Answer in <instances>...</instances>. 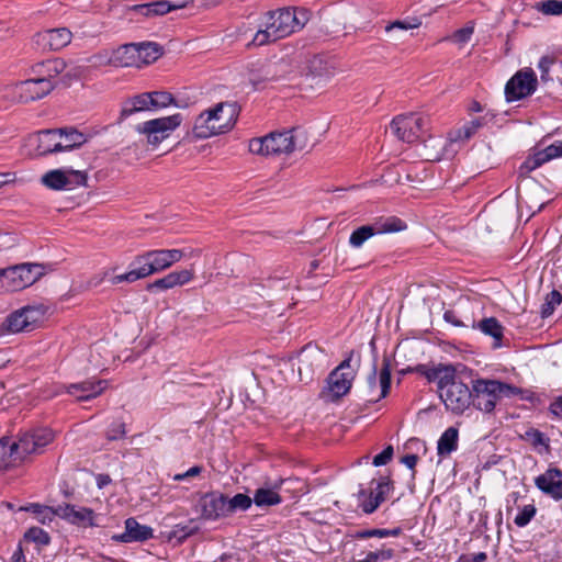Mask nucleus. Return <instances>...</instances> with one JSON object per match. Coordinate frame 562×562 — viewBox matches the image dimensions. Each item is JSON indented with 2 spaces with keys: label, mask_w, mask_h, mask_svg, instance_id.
Segmentation results:
<instances>
[{
  "label": "nucleus",
  "mask_w": 562,
  "mask_h": 562,
  "mask_svg": "<svg viewBox=\"0 0 562 562\" xmlns=\"http://www.w3.org/2000/svg\"><path fill=\"white\" fill-rule=\"evenodd\" d=\"M310 20L305 9L282 8L269 11L263 15L262 23L256 32L252 44L267 45L301 31Z\"/></svg>",
  "instance_id": "obj_1"
},
{
  "label": "nucleus",
  "mask_w": 562,
  "mask_h": 562,
  "mask_svg": "<svg viewBox=\"0 0 562 562\" xmlns=\"http://www.w3.org/2000/svg\"><path fill=\"white\" fill-rule=\"evenodd\" d=\"M182 257L183 250L181 249L148 250L134 258L132 265H137L136 268L121 274L112 276L109 281L112 285L122 282L134 283L137 280L145 279L170 268L173 263L180 261Z\"/></svg>",
  "instance_id": "obj_2"
},
{
  "label": "nucleus",
  "mask_w": 562,
  "mask_h": 562,
  "mask_svg": "<svg viewBox=\"0 0 562 562\" xmlns=\"http://www.w3.org/2000/svg\"><path fill=\"white\" fill-rule=\"evenodd\" d=\"M308 146L306 133L301 128H293L288 132L270 133L263 137L249 140L251 154L269 156L291 154L295 150H304Z\"/></svg>",
  "instance_id": "obj_3"
},
{
  "label": "nucleus",
  "mask_w": 562,
  "mask_h": 562,
  "mask_svg": "<svg viewBox=\"0 0 562 562\" xmlns=\"http://www.w3.org/2000/svg\"><path fill=\"white\" fill-rule=\"evenodd\" d=\"M238 114L236 102H221L195 119L193 133L201 139L224 133L234 126Z\"/></svg>",
  "instance_id": "obj_4"
},
{
  "label": "nucleus",
  "mask_w": 562,
  "mask_h": 562,
  "mask_svg": "<svg viewBox=\"0 0 562 562\" xmlns=\"http://www.w3.org/2000/svg\"><path fill=\"white\" fill-rule=\"evenodd\" d=\"M522 390L498 380L477 379L473 382V406L484 413L494 411L502 397L520 395Z\"/></svg>",
  "instance_id": "obj_5"
},
{
  "label": "nucleus",
  "mask_w": 562,
  "mask_h": 562,
  "mask_svg": "<svg viewBox=\"0 0 562 562\" xmlns=\"http://www.w3.org/2000/svg\"><path fill=\"white\" fill-rule=\"evenodd\" d=\"M46 273L42 263L24 262L0 269V292H15L35 283Z\"/></svg>",
  "instance_id": "obj_6"
},
{
  "label": "nucleus",
  "mask_w": 562,
  "mask_h": 562,
  "mask_svg": "<svg viewBox=\"0 0 562 562\" xmlns=\"http://www.w3.org/2000/svg\"><path fill=\"white\" fill-rule=\"evenodd\" d=\"M46 313L43 305H26L9 314L0 325L2 334H16L24 330H32L37 323L42 322Z\"/></svg>",
  "instance_id": "obj_7"
},
{
  "label": "nucleus",
  "mask_w": 562,
  "mask_h": 562,
  "mask_svg": "<svg viewBox=\"0 0 562 562\" xmlns=\"http://www.w3.org/2000/svg\"><path fill=\"white\" fill-rule=\"evenodd\" d=\"M439 396L448 411L459 415L472 404L473 389L458 380L454 373L447 385L440 390Z\"/></svg>",
  "instance_id": "obj_8"
},
{
  "label": "nucleus",
  "mask_w": 562,
  "mask_h": 562,
  "mask_svg": "<svg viewBox=\"0 0 562 562\" xmlns=\"http://www.w3.org/2000/svg\"><path fill=\"white\" fill-rule=\"evenodd\" d=\"M429 125L428 117L415 113L402 114L394 117L390 128L401 140L414 143L423 138Z\"/></svg>",
  "instance_id": "obj_9"
},
{
  "label": "nucleus",
  "mask_w": 562,
  "mask_h": 562,
  "mask_svg": "<svg viewBox=\"0 0 562 562\" xmlns=\"http://www.w3.org/2000/svg\"><path fill=\"white\" fill-rule=\"evenodd\" d=\"M54 438V431L48 428H40L24 432L19 437L18 441H13L15 460L22 462L31 454L42 453L44 448L48 446Z\"/></svg>",
  "instance_id": "obj_10"
},
{
  "label": "nucleus",
  "mask_w": 562,
  "mask_h": 562,
  "mask_svg": "<svg viewBox=\"0 0 562 562\" xmlns=\"http://www.w3.org/2000/svg\"><path fill=\"white\" fill-rule=\"evenodd\" d=\"M54 83L49 79H27L5 88V97L14 101L31 102L44 98L53 89Z\"/></svg>",
  "instance_id": "obj_11"
},
{
  "label": "nucleus",
  "mask_w": 562,
  "mask_h": 562,
  "mask_svg": "<svg viewBox=\"0 0 562 562\" xmlns=\"http://www.w3.org/2000/svg\"><path fill=\"white\" fill-rule=\"evenodd\" d=\"M181 121L182 117L180 114H173L138 124L136 131L146 135L148 144L157 146L181 124Z\"/></svg>",
  "instance_id": "obj_12"
},
{
  "label": "nucleus",
  "mask_w": 562,
  "mask_h": 562,
  "mask_svg": "<svg viewBox=\"0 0 562 562\" xmlns=\"http://www.w3.org/2000/svg\"><path fill=\"white\" fill-rule=\"evenodd\" d=\"M87 173L74 169H54L42 176V183L53 190H70L78 186H86Z\"/></svg>",
  "instance_id": "obj_13"
},
{
  "label": "nucleus",
  "mask_w": 562,
  "mask_h": 562,
  "mask_svg": "<svg viewBox=\"0 0 562 562\" xmlns=\"http://www.w3.org/2000/svg\"><path fill=\"white\" fill-rule=\"evenodd\" d=\"M537 88V77L533 70H519L505 86V95L508 102L531 95Z\"/></svg>",
  "instance_id": "obj_14"
},
{
  "label": "nucleus",
  "mask_w": 562,
  "mask_h": 562,
  "mask_svg": "<svg viewBox=\"0 0 562 562\" xmlns=\"http://www.w3.org/2000/svg\"><path fill=\"white\" fill-rule=\"evenodd\" d=\"M196 509L205 520L226 518V495L221 492L205 493L199 498Z\"/></svg>",
  "instance_id": "obj_15"
},
{
  "label": "nucleus",
  "mask_w": 562,
  "mask_h": 562,
  "mask_svg": "<svg viewBox=\"0 0 562 562\" xmlns=\"http://www.w3.org/2000/svg\"><path fill=\"white\" fill-rule=\"evenodd\" d=\"M285 482H293V483L301 484L302 486L299 488L300 492L306 493V491L304 488V483L301 482L300 480H297V479H295V480L280 479L271 485L266 484L265 486L257 488L254 493V496L251 497L252 504H255L257 507H260V508L279 505L282 502V497L279 494V490H280L281 485Z\"/></svg>",
  "instance_id": "obj_16"
},
{
  "label": "nucleus",
  "mask_w": 562,
  "mask_h": 562,
  "mask_svg": "<svg viewBox=\"0 0 562 562\" xmlns=\"http://www.w3.org/2000/svg\"><path fill=\"white\" fill-rule=\"evenodd\" d=\"M326 361V355L317 345L307 344L297 353V370L302 376L305 373L312 375L315 370L321 369Z\"/></svg>",
  "instance_id": "obj_17"
},
{
  "label": "nucleus",
  "mask_w": 562,
  "mask_h": 562,
  "mask_svg": "<svg viewBox=\"0 0 562 562\" xmlns=\"http://www.w3.org/2000/svg\"><path fill=\"white\" fill-rule=\"evenodd\" d=\"M392 481L389 476H383L376 482L375 491L369 493L361 488L358 492L360 507L366 514H372L385 499V495L391 491Z\"/></svg>",
  "instance_id": "obj_18"
},
{
  "label": "nucleus",
  "mask_w": 562,
  "mask_h": 562,
  "mask_svg": "<svg viewBox=\"0 0 562 562\" xmlns=\"http://www.w3.org/2000/svg\"><path fill=\"white\" fill-rule=\"evenodd\" d=\"M71 37L67 27H58L36 33L34 42L43 50H59L71 42Z\"/></svg>",
  "instance_id": "obj_19"
},
{
  "label": "nucleus",
  "mask_w": 562,
  "mask_h": 562,
  "mask_svg": "<svg viewBox=\"0 0 562 562\" xmlns=\"http://www.w3.org/2000/svg\"><path fill=\"white\" fill-rule=\"evenodd\" d=\"M535 485L554 501L562 499V471L560 469L549 468L535 479Z\"/></svg>",
  "instance_id": "obj_20"
},
{
  "label": "nucleus",
  "mask_w": 562,
  "mask_h": 562,
  "mask_svg": "<svg viewBox=\"0 0 562 562\" xmlns=\"http://www.w3.org/2000/svg\"><path fill=\"white\" fill-rule=\"evenodd\" d=\"M378 369H376V359L374 358L373 367L371 373L368 375V387L370 393H374L378 389ZM379 386L380 392L376 397H372V400L378 401L385 397L390 392L391 386V363L390 360L384 357L382 368L379 372Z\"/></svg>",
  "instance_id": "obj_21"
},
{
  "label": "nucleus",
  "mask_w": 562,
  "mask_h": 562,
  "mask_svg": "<svg viewBox=\"0 0 562 562\" xmlns=\"http://www.w3.org/2000/svg\"><path fill=\"white\" fill-rule=\"evenodd\" d=\"M54 514L67 521L80 527L94 526V512L91 508L78 507L71 504L59 505L54 509Z\"/></svg>",
  "instance_id": "obj_22"
},
{
  "label": "nucleus",
  "mask_w": 562,
  "mask_h": 562,
  "mask_svg": "<svg viewBox=\"0 0 562 562\" xmlns=\"http://www.w3.org/2000/svg\"><path fill=\"white\" fill-rule=\"evenodd\" d=\"M106 387V380H86L70 384L66 391L68 394L75 395L78 401H89L99 396Z\"/></svg>",
  "instance_id": "obj_23"
},
{
  "label": "nucleus",
  "mask_w": 562,
  "mask_h": 562,
  "mask_svg": "<svg viewBox=\"0 0 562 562\" xmlns=\"http://www.w3.org/2000/svg\"><path fill=\"white\" fill-rule=\"evenodd\" d=\"M454 370L456 369L451 364H438L432 368L419 364L415 368V371L424 375L428 382H437L439 392L447 385L449 379L452 378Z\"/></svg>",
  "instance_id": "obj_24"
},
{
  "label": "nucleus",
  "mask_w": 562,
  "mask_h": 562,
  "mask_svg": "<svg viewBox=\"0 0 562 562\" xmlns=\"http://www.w3.org/2000/svg\"><path fill=\"white\" fill-rule=\"evenodd\" d=\"M153 537V529L148 526L139 525L135 518L125 520V531L114 536L113 539L120 542L145 541Z\"/></svg>",
  "instance_id": "obj_25"
},
{
  "label": "nucleus",
  "mask_w": 562,
  "mask_h": 562,
  "mask_svg": "<svg viewBox=\"0 0 562 562\" xmlns=\"http://www.w3.org/2000/svg\"><path fill=\"white\" fill-rule=\"evenodd\" d=\"M112 66L139 67V54L136 44H125L112 50Z\"/></svg>",
  "instance_id": "obj_26"
},
{
  "label": "nucleus",
  "mask_w": 562,
  "mask_h": 562,
  "mask_svg": "<svg viewBox=\"0 0 562 562\" xmlns=\"http://www.w3.org/2000/svg\"><path fill=\"white\" fill-rule=\"evenodd\" d=\"M351 381L352 375L350 373L334 370L327 379L328 391L335 398H339L349 392Z\"/></svg>",
  "instance_id": "obj_27"
},
{
  "label": "nucleus",
  "mask_w": 562,
  "mask_h": 562,
  "mask_svg": "<svg viewBox=\"0 0 562 562\" xmlns=\"http://www.w3.org/2000/svg\"><path fill=\"white\" fill-rule=\"evenodd\" d=\"M66 61L61 58L47 59L33 67V72L40 79H49L50 81L66 69Z\"/></svg>",
  "instance_id": "obj_28"
},
{
  "label": "nucleus",
  "mask_w": 562,
  "mask_h": 562,
  "mask_svg": "<svg viewBox=\"0 0 562 562\" xmlns=\"http://www.w3.org/2000/svg\"><path fill=\"white\" fill-rule=\"evenodd\" d=\"M154 108L150 92L140 93L126 101L121 110V119L127 117L134 113L146 111Z\"/></svg>",
  "instance_id": "obj_29"
},
{
  "label": "nucleus",
  "mask_w": 562,
  "mask_h": 562,
  "mask_svg": "<svg viewBox=\"0 0 562 562\" xmlns=\"http://www.w3.org/2000/svg\"><path fill=\"white\" fill-rule=\"evenodd\" d=\"M60 133L58 130H47L40 134V143L37 146L38 154L42 156L59 153L61 150V140L59 139Z\"/></svg>",
  "instance_id": "obj_30"
},
{
  "label": "nucleus",
  "mask_w": 562,
  "mask_h": 562,
  "mask_svg": "<svg viewBox=\"0 0 562 562\" xmlns=\"http://www.w3.org/2000/svg\"><path fill=\"white\" fill-rule=\"evenodd\" d=\"M184 4H175L167 0L155 1L145 4H137L133 7V10L138 11L145 16L164 15L172 10L181 9Z\"/></svg>",
  "instance_id": "obj_31"
},
{
  "label": "nucleus",
  "mask_w": 562,
  "mask_h": 562,
  "mask_svg": "<svg viewBox=\"0 0 562 562\" xmlns=\"http://www.w3.org/2000/svg\"><path fill=\"white\" fill-rule=\"evenodd\" d=\"M446 144L447 140L441 136H429L424 139L422 156L428 161H439L443 157Z\"/></svg>",
  "instance_id": "obj_32"
},
{
  "label": "nucleus",
  "mask_w": 562,
  "mask_h": 562,
  "mask_svg": "<svg viewBox=\"0 0 562 562\" xmlns=\"http://www.w3.org/2000/svg\"><path fill=\"white\" fill-rule=\"evenodd\" d=\"M459 432L454 427L447 428L440 436L437 445V452L439 456H449L458 448Z\"/></svg>",
  "instance_id": "obj_33"
},
{
  "label": "nucleus",
  "mask_w": 562,
  "mask_h": 562,
  "mask_svg": "<svg viewBox=\"0 0 562 562\" xmlns=\"http://www.w3.org/2000/svg\"><path fill=\"white\" fill-rule=\"evenodd\" d=\"M485 124L484 117L473 119L470 122H467L460 128L450 133L451 142H464L470 139L472 136L476 134V132Z\"/></svg>",
  "instance_id": "obj_34"
},
{
  "label": "nucleus",
  "mask_w": 562,
  "mask_h": 562,
  "mask_svg": "<svg viewBox=\"0 0 562 562\" xmlns=\"http://www.w3.org/2000/svg\"><path fill=\"white\" fill-rule=\"evenodd\" d=\"M477 328L484 333L485 335H488L494 338V347L498 348L502 346V338H503V326L495 317H488L483 318L479 322Z\"/></svg>",
  "instance_id": "obj_35"
},
{
  "label": "nucleus",
  "mask_w": 562,
  "mask_h": 562,
  "mask_svg": "<svg viewBox=\"0 0 562 562\" xmlns=\"http://www.w3.org/2000/svg\"><path fill=\"white\" fill-rule=\"evenodd\" d=\"M59 139L61 140V150H71L87 142L86 136L75 128H59Z\"/></svg>",
  "instance_id": "obj_36"
},
{
  "label": "nucleus",
  "mask_w": 562,
  "mask_h": 562,
  "mask_svg": "<svg viewBox=\"0 0 562 562\" xmlns=\"http://www.w3.org/2000/svg\"><path fill=\"white\" fill-rule=\"evenodd\" d=\"M136 48L139 54V67L155 61L161 55V47L157 43H138L136 44Z\"/></svg>",
  "instance_id": "obj_37"
},
{
  "label": "nucleus",
  "mask_w": 562,
  "mask_h": 562,
  "mask_svg": "<svg viewBox=\"0 0 562 562\" xmlns=\"http://www.w3.org/2000/svg\"><path fill=\"white\" fill-rule=\"evenodd\" d=\"M252 505V499L250 496L238 493L234 495L233 497H228L226 495V509H227V517L232 516L233 514L237 512H246L248 510Z\"/></svg>",
  "instance_id": "obj_38"
},
{
  "label": "nucleus",
  "mask_w": 562,
  "mask_h": 562,
  "mask_svg": "<svg viewBox=\"0 0 562 562\" xmlns=\"http://www.w3.org/2000/svg\"><path fill=\"white\" fill-rule=\"evenodd\" d=\"M394 555V549L382 546L375 551L361 552L359 554L360 559L356 562H386L392 560Z\"/></svg>",
  "instance_id": "obj_39"
},
{
  "label": "nucleus",
  "mask_w": 562,
  "mask_h": 562,
  "mask_svg": "<svg viewBox=\"0 0 562 562\" xmlns=\"http://www.w3.org/2000/svg\"><path fill=\"white\" fill-rule=\"evenodd\" d=\"M376 235L374 226L373 225H363L355 229L350 237H349V244L355 247L359 248L361 247L370 237Z\"/></svg>",
  "instance_id": "obj_40"
},
{
  "label": "nucleus",
  "mask_w": 562,
  "mask_h": 562,
  "mask_svg": "<svg viewBox=\"0 0 562 562\" xmlns=\"http://www.w3.org/2000/svg\"><path fill=\"white\" fill-rule=\"evenodd\" d=\"M376 234L396 233L406 228V224L397 217H389L373 224Z\"/></svg>",
  "instance_id": "obj_41"
},
{
  "label": "nucleus",
  "mask_w": 562,
  "mask_h": 562,
  "mask_svg": "<svg viewBox=\"0 0 562 562\" xmlns=\"http://www.w3.org/2000/svg\"><path fill=\"white\" fill-rule=\"evenodd\" d=\"M562 302V293L558 290H552L544 297V302L541 305L540 315L542 318L550 317L557 305H560Z\"/></svg>",
  "instance_id": "obj_42"
},
{
  "label": "nucleus",
  "mask_w": 562,
  "mask_h": 562,
  "mask_svg": "<svg viewBox=\"0 0 562 562\" xmlns=\"http://www.w3.org/2000/svg\"><path fill=\"white\" fill-rule=\"evenodd\" d=\"M18 462L15 460V449L13 441L9 438L0 439V468H8L11 463Z\"/></svg>",
  "instance_id": "obj_43"
},
{
  "label": "nucleus",
  "mask_w": 562,
  "mask_h": 562,
  "mask_svg": "<svg viewBox=\"0 0 562 562\" xmlns=\"http://www.w3.org/2000/svg\"><path fill=\"white\" fill-rule=\"evenodd\" d=\"M544 162H548L542 150L528 157L519 167V177H527L531 171L539 168Z\"/></svg>",
  "instance_id": "obj_44"
},
{
  "label": "nucleus",
  "mask_w": 562,
  "mask_h": 562,
  "mask_svg": "<svg viewBox=\"0 0 562 562\" xmlns=\"http://www.w3.org/2000/svg\"><path fill=\"white\" fill-rule=\"evenodd\" d=\"M536 513H537V508L535 505H532V504L525 505L519 510L517 516L515 517V519H514L515 525L520 528L526 527L532 520V518L536 516Z\"/></svg>",
  "instance_id": "obj_45"
},
{
  "label": "nucleus",
  "mask_w": 562,
  "mask_h": 562,
  "mask_svg": "<svg viewBox=\"0 0 562 562\" xmlns=\"http://www.w3.org/2000/svg\"><path fill=\"white\" fill-rule=\"evenodd\" d=\"M24 538L41 546H47L50 541L49 535L40 527L30 528L25 532Z\"/></svg>",
  "instance_id": "obj_46"
},
{
  "label": "nucleus",
  "mask_w": 562,
  "mask_h": 562,
  "mask_svg": "<svg viewBox=\"0 0 562 562\" xmlns=\"http://www.w3.org/2000/svg\"><path fill=\"white\" fill-rule=\"evenodd\" d=\"M170 279L172 286H181L189 283L194 278L193 270L183 269L180 271H172L167 274Z\"/></svg>",
  "instance_id": "obj_47"
},
{
  "label": "nucleus",
  "mask_w": 562,
  "mask_h": 562,
  "mask_svg": "<svg viewBox=\"0 0 562 562\" xmlns=\"http://www.w3.org/2000/svg\"><path fill=\"white\" fill-rule=\"evenodd\" d=\"M536 9L546 15H559L562 14V1L547 0L538 2Z\"/></svg>",
  "instance_id": "obj_48"
},
{
  "label": "nucleus",
  "mask_w": 562,
  "mask_h": 562,
  "mask_svg": "<svg viewBox=\"0 0 562 562\" xmlns=\"http://www.w3.org/2000/svg\"><path fill=\"white\" fill-rule=\"evenodd\" d=\"M126 436V426L123 422L116 420L112 423L106 432L105 437L109 441L121 440Z\"/></svg>",
  "instance_id": "obj_49"
},
{
  "label": "nucleus",
  "mask_w": 562,
  "mask_h": 562,
  "mask_svg": "<svg viewBox=\"0 0 562 562\" xmlns=\"http://www.w3.org/2000/svg\"><path fill=\"white\" fill-rule=\"evenodd\" d=\"M420 24H422V22L417 18H414L411 21H395V22L386 25L385 31L390 32V31H392L394 29H400V30L407 31V30L419 27Z\"/></svg>",
  "instance_id": "obj_50"
},
{
  "label": "nucleus",
  "mask_w": 562,
  "mask_h": 562,
  "mask_svg": "<svg viewBox=\"0 0 562 562\" xmlns=\"http://www.w3.org/2000/svg\"><path fill=\"white\" fill-rule=\"evenodd\" d=\"M393 453H394V450H393L392 446L385 447L380 453H378L373 458V461H372L373 465L382 467V465L387 464L392 460Z\"/></svg>",
  "instance_id": "obj_51"
},
{
  "label": "nucleus",
  "mask_w": 562,
  "mask_h": 562,
  "mask_svg": "<svg viewBox=\"0 0 562 562\" xmlns=\"http://www.w3.org/2000/svg\"><path fill=\"white\" fill-rule=\"evenodd\" d=\"M150 97H153L154 108L167 106L173 101L169 92L156 91L151 92Z\"/></svg>",
  "instance_id": "obj_52"
},
{
  "label": "nucleus",
  "mask_w": 562,
  "mask_h": 562,
  "mask_svg": "<svg viewBox=\"0 0 562 562\" xmlns=\"http://www.w3.org/2000/svg\"><path fill=\"white\" fill-rule=\"evenodd\" d=\"M89 61L95 66H112V52L103 50L94 54L89 58Z\"/></svg>",
  "instance_id": "obj_53"
},
{
  "label": "nucleus",
  "mask_w": 562,
  "mask_h": 562,
  "mask_svg": "<svg viewBox=\"0 0 562 562\" xmlns=\"http://www.w3.org/2000/svg\"><path fill=\"white\" fill-rule=\"evenodd\" d=\"M356 539H369V538H385V529L383 528H372V529H363L358 530L355 536Z\"/></svg>",
  "instance_id": "obj_54"
},
{
  "label": "nucleus",
  "mask_w": 562,
  "mask_h": 562,
  "mask_svg": "<svg viewBox=\"0 0 562 562\" xmlns=\"http://www.w3.org/2000/svg\"><path fill=\"white\" fill-rule=\"evenodd\" d=\"M547 161H550L554 158L562 157V142L558 140L549 146H547L543 150Z\"/></svg>",
  "instance_id": "obj_55"
},
{
  "label": "nucleus",
  "mask_w": 562,
  "mask_h": 562,
  "mask_svg": "<svg viewBox=\"0 0 562 562\" xmlns=\"http://www.w3.org/2000/svg\"><path fill=\"white\" fill-rule=\"evenodd\" d=\"M474 32V25L471 23L453 33V38L459 43H467Z\"/></svg>",
  "instance_id": "obj_56"
},
{
  "label": "nucleus",
  "mask_w": 562,
  "mask_h": 562,
  "mask_svg": "<svg viewBox=\"0 0 562 562\" xmlns=\"http://www.w3.org/2000/svg\"><path fill=\"white\" fill-rule=\"evenodd\" d=\"M172 288L173 286H172V284L170 282V279L166 274L165 277L155 280L153 283H149L146 289H147V291L151 292L155 289H158V290H169V289H172Z\"/></svg>",
  "instance_id": "obj_57"
},
{
  "label": "nucleus",
  "mask_w": 562,
  "mask_h": 562,
  "mask_svg": "<svg viewBox=\"0 0 562 562\" xmlns=\"http://www.w3.org/2000/svg\"><path fill=\"white\" fill-rule=\"evenodd\" d=\"M202 470H203V468L200 467V465L192 467V468H190L184 473L176 474L173 476V480L175 481H182V480H186V479H189V477L198 476L202 472Z\"/></svg>",
  "instance_id": "obj_58"
},
{
  "label": "nucleus",
  "mask_w": 562,
  "mask_h": 562,
  "mask_svg": "<svg viewBox=\"0 0 562 562\" xmlns=\"http://www.w3.org/2000/svg\"><path fill=\"white\" fill-rule=\"evenodd\" d=\"M402 463L405 464L411 470H414L417 462H418V456L416 454H406L402 458Z\"/></svg>",
  "instance_id": "obj_59"
},
{
  "label": "nucleus",
  "mask_w": 562,
  "mask_h": 562,
  "mask_svg": "<svg viewBox=\"0 0 562 562\" xmlns=\"http://www.w3.org/2000/svg\"><path fill=\"white\" fill-rule=\"evenodd\" d=\"M550 409L554 415H562V396L551 404Z\"/></svg>",
  "instance_id": "obj_60"
},
{
  "label": "nucleus",
  "mask_w": 562,
  "mask_h": 562,
  "mask_svg": "<svg viewBox=\"0 0 562 562\" xmlns=\"http://www.w3.org/2000/svg\"><path fill=\"white\" fill-rule=\"evenodd\" d=\"M443 318L456 326L461 325V323L456 318V315L452 311H446L443 314Z\"/></svg>",
  "instance_id": "obj_61"
},
{
  "label": "nucleus",
  "mask_w": 562,
  "mask_h": 562,
  "mask_svg": "<svg viewBox=\"0 0 562 562\" xmlns=\"http://www.w3.org/2000/svg\"><path fill=\"white\" fill-rule=\"evenodd\" d=\"M11 562H25V558L21 547H19L18 550L13 553Z\"/></svg>",
  "instance_id": "obj_62"
},
{
  "label": "nucleus",
  "mask_w": 562,
  "mask_h": 562,
  "mask_svg": "<svg viewBox=\"0 0 562 562\" xmlns=\"http://www.w3.org/2000/svg\"><path fill=\"white\" fill-rule=\"evenodd\" d=\"M471 555V562H485L487 559V555L485 552H479Z\"/></svg>",
  "instance_id": "obj_63"
},
{
  "label": "nucleus",
  "mask_w": 562,
  "mask_h": 562,
  "mask_svg": "<svg viewBox=\"0 0 562 562\" xmlns=\"http://www.w3.org/2000/svg\"><path fill=\"white\" fill-rule=\"evenodd\" d=\"M402 533V529L400 527L393 529H385V538L386 537H397Z\"/></svg>",
  "instance_id": "obj_64"
}]
</instances>
